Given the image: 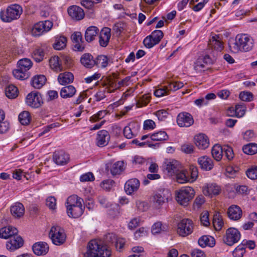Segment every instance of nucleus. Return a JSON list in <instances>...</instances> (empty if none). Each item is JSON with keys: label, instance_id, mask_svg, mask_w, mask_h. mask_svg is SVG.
<instances>
[{"label": "nucleus", "instance_id": "nucleus-1", "mask_svg": "<svg viewBox=\"0 0 257 257\" xmlns=\"http://www.w3.org/2000/svg\"><path fill=\"white\" fill-rule=\"evenodd\" d=\"M228 46L230 51L234 53L239 51L248 52L253 47V40L246 34L238 35L235 41L229 42Z\"/></svg>", "mask_w": 257, "mask_h": 257}, {"label": "nucleus", "instance_id": "nucleus-2", "mask_svg": "<svg viewBox=\"0 0 257 257\" xmlns=\"http://www.w3.org/2000/svg\"><path fill=\"white\" fill-rule=\"evenodd\" d=\"M87 248L84 257H110L111 255L110 250L103 245L100 240H90L87 244Z\"/></svg>", "mask_w": 257, "mask_h": 257}, {"label": "nucleus", "instance_id": "nucleus-3", "mask_svg": "<svg viewBox=\"0 0 257 257\" xmlns=\"http://www.w3.org/2000/svg\"><path fill=\"white\" fill-rule=\"evenodd\" d=\"M22 12L23 9L21 6L17 4L13 5L8 7L6 11H2L0 17L3 22H10L19 19Z\"/></svg>", "mask_w": 257, "mask_h": 257}, {"label": "nucleus", "instance_id": "nucleus-4", "mask_svg": "<svg viewBox=\"0 0 257 257\" xmlns=\"http://www.w3.org/2000/svg\"><path fill=\"white\" fill-rule=\"evenodd\" d=\"M176 199L180 205L186 206L195 195L193 188L189 186L182 187L176 192Z\"/></svg>", "mask_w": 257, "mask_h": 257}, {"label": "nucleus", "instance_id": "nucleus-5", "mask_svg": "<svg viewBox=\"0 0 257 257\" xmlns=\"http://www.w3.org/2000/svg\"><path fill=\"white\" fill-rule=\"evenodd\" d=\"M52 242L56 245L63 244L66 241V235L63 228L59 226H53L49 232Z\"/></svg>", "mask_w": 257, "mask_h": 257}, {"label": "nucleus", "instance_id": "nucleus-6", "mask_svg": "<svg viewBox=\"0 0 257 257\" xmlns=\"http://www.w3.org/2000/svg\"><path fill=\"white\" fill-rule=\"evenodd\" d=\"M164 34L161 30H155L152 34L146 37L143 41L145 46L147 48H151L158 44L163 38Z\"/></svg>", "mask_w": 257, "mask_h": 257}, {"label": "nucleus", "instance_id": "nucleus-7", "mask_svg": "<svg viewBox=\"0 0 257 257\" xmlns=\"http://www.w3.org/2000/svg\"><path fill=\"white\" fill-rule=\"evenodd\" d=\"M53 27V23L50 21H41L36 24L32 29V34L38 37L44 32L50 31Z\"/></svg>", "mask_w": 257, "mask_h": 257}, {"label": "nucleus", "instance_id": "nucleus-8", "mask_svg": "<svg viewBox=\"0 0 257 257\" xmlns=\"http://www.w3.org/2000/svg\"><path fill=\"white\" fill-rule=\"evenodd\" d=\"M240 237L239 231L235 228L231 227L226 230L223 241L227 245L232 246L240 240Z\"/></svg>", "mask_w": 257, "mask_h": 257}, {"label": "nucleus", "instance_id": "nucleus-9", "mask_svg": "<svg viewBox=\"0 0 257 257\" xmlns=\"http://www.w3.org/2000/svg\"><path fill=\"white\" fill-rule=\"evenodd\" d=\"M193 229V224L192 220L184 219L178 224L177 233L181 236H186L192 232Z\"/></svg>", "mask_w": 257, "mask_h": 257}, {"label": "nucleus", "instance_id": "nucleus-10", "mask_svg": "<svg viewBox=\"0 0 257 257\" xmlns=\"http://www.w3.org/2000/svg\"><path fill=\"white\" fill-rule=\"evenodd\" d=\"M26 101L29 106L33 108H38L43 103L41 95L37 91H33L28 94Z\"/></svg>", "mask_w": 257, "mask_h": 257}, {"label": "nucleus", "instance_id": "nucleus-11", "mask_svg": "<svg viewBox=\"0 0 257 257\" xmlns=\"http://www.w3.org/2000/svg\"><path fill=\"white\" fill-rule=\"evenodd\" d=\"M177 122L180 127H189L193 124L194 119L189 113L182 112L178 115Z\"/></svg>", "mask_w": 257, "mask_h": 257}, {"label": "nucleus", "instance_id": "nucleus-12", "mask_svg": "<svg viewBox=\"0 0 257 257\" xmlns=\"http://www.w3.org/2000/svg\"><path fill=\"white\" fill-rule=\"evenodd\" d=\"M208 47L211 50L214 49L212 54L214 57L217 55L218 52L222 50L223 43L218 35H215L211 37L208 42Z\"/></svg>", "mask_w": 257, "mask_h": 257}, {"label": "nucleus", "instance_id": "nucleus-13", "mask_svg": "<svg viewBox=\"0 0 257 257\" xmlns=\"http://www.w3.org/2000/svg\"><path fill=\"white\" fill-rule=\"evenodd\" d=\"M171 194L168 189H162L157 192L153 197V201L158 205H161L170 198Z\"/></svg>", "mask_w": 257, "mask_h": 257}, {"label": "nucleus", "instance_id": "nucleus-14", "mask_svg": "<svg viewBox=\"0 0 257 257\" xmlns=\"http://www.w3.org/2000/svg\"><path fill=\"white\" fill-rule=\"evenodd\" d=\"M23 244V238L17 234L9 239L7 242L6 247L8 250L14 251L22 247Z\"/></svg>", "mask_w": 257, "mask_h": 257}, {"label": "nucleus", "instance_id": "nucleus-15", "mask_svg": "<svg viewBox=\"0 0 257 257\" xmlns=\"http://www.w3.org/2000/svg\"><path fill=\"white\" fill-rule=\"evenodd\" d=\"M163 168L171 175L178 172L181 168L179 162L175 160H166L163 165Z\"/></svg>", "mask_w": 257, "mask_h": 257}, {"label": "nucleus", "instance_id": "nucleus-16", "mask_svg": "<svg viewBox=\"0 0 257 257\" xmlns=\"http://www.w3.org/2000/svg\"><path fill=\"white\" fill-rule=\"evenodd\" d=\"M53 160L58 165H64L68 162L69 156L64 151H57L54 153Z\"/></svg>", "mask_w": 257, "mask_h": 257}, {"label": "nucleus", "instance_id": "nucleus-17", "mask_svg": "<svg viewBox=\"0 0 257 257\" xmlns=\"http://www.w3.org/2000/svg\"><path fill=\"white\" fill-rule=\"evenodd\" d=\"M69 16L73 20L79 21L84 17V12L83 9L77 6H72L67 10Z\"/></svg>", "mask_w": 257, "mask_h": 257}, {"label": "nucleus", "instance_id": "nucleus-18", "mask_svg": "<svg viewBox=\"0 0 257 257\" xmlns=\"http://www.w3.org/2000/svg\"><path fill=\"white\" fill-rule=\"evenodd\" d=\"M10 211L14 218H20L24 215L25 207L22 203L17 202L11 206Z\"/></svg>", "mask_w": 257, "mask_h": 257}, {"label": "nucleus", "instance_id": "nucleus-19", "mask_svg": "<svg viewBox=\"0 0 257 257\" xmlns=\"http://www.w3.org/2000/svg\"><path fill=\"white\" fill-rule=\"evenodd\" d=\"M110 139V136L106 130H101L97 133L96 138L97 145L99 147L106 146Z\"/></svg>", "mask_w": 257, "mask_h": 257}, {"label": "nucleus", "instance_id": "nucleus-20", "mask_svg": "<svg viewBox=\"0 0 257 257\" xmlns=\"http://www.w3.org/2000/svg\"><path fill=\"white\" fill-rule=\"evenodd\" d=\"M198 163L200 168L205 171L211 170L213 166V161L206 156H202L198 159Z\"/></svg>", "mask_w": 257, "mask_h": 257}, {"label": "nucleus", "instance_id": "nucleus-21", "mask_svg": "<svg viewBox=\"0 0 257 257\" xmlns=\"http://www.w3.org/2000/svg\"><path fill=\"white\" fill-rule=\"evenodd\" d=\"M71 39L73 43H75L74 45L75 50L81 52L84 50L85 46L83 44L82 36L80 32H77L73 33L71 36Z\"/></svg>", "mask_w": 257, "mask_h": 257}, {"label": "nucleus", "instance_id": "nucleus-22", "mask_svg": "<svg viewBox=\"0 0 257 257\" xmlns=\"http://www.w3.org/2000/svg\"><path fill=\"white\" fill-rule=\"evenodd\" d=\"M195 144L199 149L204 150L208 147L209 141L208 138L204 134H201L194 138Z\"/></svg>", "mask_w": 257, "mask_h": 257}, {"label": "nucleus", "instance_id": "nucleus-23", "mask_svg": "<svg viewBox=\"0 0 257 257\" xmlns=\"http://www.w3.org/2000/svg\"><path fill=\"white\" fill-rule=\"evenodd\" d=\"M34 253L37 255H45L49 250V246L45 242H39L35 243L33 245Z\"/></svg>", "mask_w": 257, "mask_h": 257}, {"label": "nucleus", "instance_id": "nucleus-24", "mask_svg": "<svg viewBox=\"0 0 257 257\" xmlns=\"http://www.w3.org/2000/svg\"><path fill=\"white\" fill-rule=\"evenodd\" d=\"M227 214L229 218L233 220H239L242 216V210L237 205H232L228 209Z\"/></svg>", "mask_w": 257, "mask_h": 257}, {"label": "nucleus", "instance_id": "nucleus-25", "mask_svg": "<svg viewBox=\"0 0 257 257\" xmlns=\"http://www.w3.org/2000/svg\"><path fill=\"white\" fill-rule=\"evenodd\" d=\"M140 181L136 178L131 179L128 180L125 184L124 189L126 193L131 194L139 189Z\"/></svg>", "mask_w": 257, "mask_h": 257}, {"label": "nucleus", "instance_id": "nucleus-26", "mask_svg": "<svg viewBox=\"0 0 257 257\" xmlns=\"http://www.w3.org/2000/svg\"><path fill=\"white\" fill-rule=\"evenodd\" d=\"M18 229L14 227L9 226L0 229V237L4 239H10L12 236L17 235Z\"/></svg>", "mask_w": 257, "mask_h": 257}, {"label": "nucleus", "instance_id": "nucleus-27", "mask_svg": "<svg viewBox=\"0 0 257 257\" xmlns=\"http://www.w3.org/2000/svg\"><path fill=\"white\" fill-rule=\"evenodd\" d=\"M124 163L122 161H118L113 164H108L106 166V170L110 168L111 174L113 175L120 174L124 170Z\"/></svg>", "mask_w": 257, "mask_h": 257}, {"label": "nucleus", "instance_id": "nucleus-28", "mask_svg": "<svg viewBox=\"0 0 257 257\" xmlns=\"http://www.w3.org/2000/svg\"><path fill=\"white\" fill-rule=\"evenodd\" d=\"M110 29L105 28L103 29L99 37V43L101 46L105 47L107 46L110 38Z\"/></svg>", "mask_w": 257, "mask_h": 257}, {"label": "nucleus", "instance_id": "nucleus-29", "mask_svg": "<svg viewBox=\"0 0 257 257\" xmlns=\"http://www.w3.org/2000/svg\"><path fill=\"white\" fill-rule=\"evenodd\" d=\"M73 74L70 72H65L60 73L58 77L59 83L62 85L70 84L73 81Z\"/></svg>", "mask_w": 257, "mask_h": 257}, {"label": "nucleus", "instance_id": "nucleus-30", "mask_svg": "<svg viewBox=\"0 0 257 257\" xmlns=\"http://www.w3.org/2000/svg\"><path fill=\"white\" fill-rule=\"evenodd\" d=\"M198 242L202 247H205L207 246L212 247L215 244L214 238L210 235H203L199 238Z\"/></svg>", "mask_w": 257, "mask_h": 257}, {"label": "nucleus", "instance_id": "nucleus-31", "mask_svg": "<svg viewBox=\"0 0 257 257\" xmlns=\"http://www.w3.org/2000/svg\"><path fill=\"white\" fill-rule=\"evenodd\" d=\"M81 63L87 68H92L95 65V59L89 53H85L81 57Z\"/></svg>", "mask_w": 257, "mask_h": 257}, {"label": "nucleus", "instance_id": "nucleus-32", "mask_svg": "<svg viewBox=\"0 0 257 257\" xmlns=\"http://www.w3.org/2000/svg\"><path fill=\"white\" fill-rule=\"evenodd\" d=\"M178 172H176L174 174L176 175V178L177 182L180 184L190 182L189 177V173L186 170L180 169Z\"/></svg>", "mask_w": 257, "mask_h": 257}, {"label": "nucleus", "instance_id": "nucleus-33", "mask_svg": "<svg viewBox=\"0 0 257 257\" xmlns=\"http://www.w3.org/2000/svg\"><path fill=\"white\" fill-rule=\"evenodd\" d=\"M84 208L82 207V204L80 206H75L67 208L68 215L72 218H78L83 212Z\"/></svg>", "mask_w": 257, "mask_h": 257}, {"label": "nucleus", "instance_id": "nucleus-34", "mask_svg": "<svg viewBox=\"0 0 257 257\" xmlns=\"http://www.w3.org/2000/svg\"><path fill=\"white\" fill-rule=\"evenodd\" d=\"M76 92V88L73 86L69 85L62 87L60 94L63 98H67L73 96Z\"/></svg>", "mask_w": 257, "mask_h": 257}, {"label": "nucleus", "instance_id": "nucleus-35", "mask_svg": "<svg viewBox=\"0 0 257 257\" xmlns=\"http://www.w3.org/2000/svg\"><path fill=\"white\" fill-rule=\"evenodd\" d=\"M99 32L98 29L95 26L88 27L85 33V40L89 43L92 42Z\"/></svg>", "mask_w": 257, "mask_h": 257}, {"label": "nucleus", "instance_id": "nucleus-36", "mask_svg": "<svg viewBox=\"0 0 257 257\" xmlns=\"http://www.w3.org/2000/svg\"><path fill=\"white\" fill-rule=\"evenodd\" d=\"M83 200L78 196L73 195L69 196L66 201V207L68 208L75 206H80L82 204Z\"/></svg>", "mask_w": 257, "mask_h": 257}, {"label": "nucleus", "instance_id": "nucleus-37", "mask_svg": "<svg viewBox=\"0 0 257 257\" xmlns=\"http://www.w3.org/2000/svg\"><path fill=\"white\" fill-rule=\"evenodd\" d=\"M46 81V78L44 75H36L33 78L31 85L36 89H40L45 84Z\"/></svg>", "mask_w": 257, "mask_h": 257}, {"label": "nucleus", "instance_id": "nucleus-38", "mask_svg": "<svg viewBox=\"0 0 257 257\" xmlns=\"http://www.w3.org/2000/svg\"><path fill=\"white\" fill-rule=\"evenodd\" d=\"M223 148L218 144L215 145L212 149L211 154L213 158L217 161H220L223 156Z\"/></svg>", "mask_w": 257, "mask_h": 257}, {"label": "nucleus", "instance_id": "nucleus-39", "mask_svg": "<svg viewBox=\"0 0 257 257\" xmlns=\"http://www.w3.org/2000/svg\"><path fill=\"white\" fill-rule=\"evenodd\" d=\"M220 190V188L219 186L215 184H211L208 185L206 189L203 190V193L205 195H216L219 194Z\"/></svg>", "mask_w": 257, "mask_h": 257}, {"label": "nucleus", "instance_id": "nucleus-40", "mask_svg": "<svg viewBox=\"0 0 257 257\" xmlns=\"http://www.w3.org/2000/svg\"><path fill=\"white\" fill-rule=\"evenodd\" d=\"M5 94L10 99L15 98L18 95V89L15 85H10L6 88Z\"/></svg>", "mask_w": 257, "mask_h": 257}, {"label": "nucleus", "instance_id": "nucleus-41", "mask_svg": "<svg viewBox=\"0 0 257 257\" xmlns=\"http://www.w3.org/2000/svg\"><path fill=\"white\" fill-rule=\"evenodd\" d=\"M150 138L151 140L154 141H167L169 139L167 133L162 131L152 134Z\"/></svg>", "mask_w": 257, "mask_h": 257}, {"label": "nucleus", "instance_id": "nucleus-42", "mask_svg": "<svg viewBox=\"0 0 257 257\" xmlns=\"http://www.w3.org/2000/svg\"><path fill=\"white\" fill-rule=\"evenodd\" d=\"M49 64L51 69L55 71L59 72L62 70V66L60 64L58 56H54L51 57L49 60Z\"/></svg>", "mask_w": 257, "mask_h": 257}, {"label": "nucleus", "instance_id": "nucleus-43", "mask_svg": "<svg viewBox=\"0 0 257 257\" xmlns=\"http://www.w3.org/2000/svg\"><path fill=\"white\" fill-rule=\"evenodd\" d=\"M32 65L31 60L28 58L22 59L18 62V67L20 68L21 70H25L27 72H28Z\"/></svg>", "mask_w": 257, "mask_h": 257}, {"label": "nucleus", "instance_id": "nucleus-44", "mask_svg": "<svg viewBox=\"0 0 257 257\" xmlns=\"http://www.w3.org/2000/svg\"><path fill=\"white\" fill-rule=\"evenodd\" d=\"M67 39L64 36L56 38L55 42L53 44L55 49L60 50L64 49L66 46Z\"/></svg>", "mask_w": 257, "mask_h": 257}, {"label": "nucleus", "instance_id": "nucleus-45", "mask_svg": "<svg viewBox=\"0 0 257 257\" xmlns=\"http://www.w3.org/2000/svg\"><path fill=\"white\" fill-rule=\"evenodd\" d=\"M13 75L15 78L20 80H25L29 77V73L25 70H21L20 68L15 69L13 72Z\"/></svg>", "mask_w": 257, "mask_h": 257}, {"label": "nucleus", "instance_id": "nucleus-46", "mask_svg": "<svg viewBox=\"0 0 257 257\" xmlns=\"http://www.w3.org/2000/svg\"><path fill=\"white\" fill-rule=\"evenodd\" d=\"M168 229V226L166 225H163L162 222H157L153 224L152 227V232L153 234H157L162 231H166Z\"/></svg>", "mask_w": 257, "mask_h": 257}, {"label": "nucleus", "instance_id": "nucleus-47", "mask_svg": "<svg viewBox=\"0 0 257 257\" xmlns=\"http://www.w3.org/2000/svg\"><path fill=\"white\" fill-rule=\"evenodd\" d=\"M213 224L216 230H220L223 225L222 216L219 213L214 215L213 218Z\"/></svg>", "mask_w": 257, "mask_h": 257}, {"label": "nucleus", "instance_id": "nucleus-48", "mask_svg": "<svg viewBox=\"0 0 257 257\" xmlns=\"http://www.w3.org/2000/svg\"><path fill=\"white\" fill-rule=\"evenodd\" d=\"M243 152L248 155H253L257 153V144L250 143L244 145L242 148Z\"/></svg>", "mask_w": 257, "mask_h": 257}, {"label": "nucleus", "instance_id": "nucleus-49", "mask_svg": "<svg viewBox=\"0 0 257 257\" xmlns=\"http://www.w3.org/2000/svg\"><path fill=\"white\" fill-rule=\"evenodd\" d=\"M95 63L98 67L105 68L108 65V58L104 55H99L95 59Z\"/></svg>", "mask_w": 257, "mask_h": 257}, {"label": "nucleus", "instance_id": "nucleus-50", "mask_svg": "<svg viewBox=\"0 0 257 257\" xmlns=\"http://www.w3.org/2000/svg\"><path fill=\"white\" fill-rule=\"evenodd\" d=\"M245 252V247L244 243H241L238 245L233 251L232 255L234 257H242Z\"/></svg>", "mask_w": 257, "mask_h": 257}, {"label": "nucleus", "instance_id": "nucleus-51", "mask_svg": "<svg viewBox=\"0 0 257 257\" xmlns=\"http://www.w3.org/2000/svg\"><path fill=\"white\" fill-rule=\"evenodd\" d=\"M183 83L181 82L173 81L167 82V85H166L168 92L170 91H176L183 86Z\"/></svg>", "mask_w": 257, "mask_h": 257}, {"label": "nucleus", "instance_id": "nucleus-52", "mask_svg": "<svg viewBox=\"0 0 257 257\" xmlns=\"http://www.w3.org/2000/svg\"><path fill=\"white\" fill-rule=\"evenodd\" d=\"M19 120L23 125L28 124L30 121L29 112L27 111L21 112L19 115Z\"/></svg>", "mask_w": 257, "mask_h": 257}, {"label": "nucleus", "instance_id": "nucleus-53", "mask_svg": "<svg viewBox=\"0 0 257 257\" xmlns=\"http://www.w3.org/2000/svg\"><path fill=\"white\" fill-rule=\"evenodd\" d=\"M44 52L41 49H38L33 52V58L37 62H40L43 60Z\"/></svg>", "mask_w": 257, "mask_h": 257}, {"label": "nucleus", "instance_id": "nucleus-54", "mask_svg": "<svg viewBox=\"0 0 257 257\" xmlns=\"http://www.w3.org/2000/svg\"><path fill=\"white\" fill-rule=\"evenodd\" d=\"M132 125L133 124H130L123 128V135L128 139H131L136 136L134 131L131 128Z\"/></svg>", "mask_w": 257, "mask_h": 257}, {"label": "nucleus", "instance_id": "nucleus-55", "mask_svg": "<svg viewBox=\"0 0 257 257\" xmlns=\"http://www.w3.org/2000/svg\"><path fill=\"white\" fill-rule=\"evenodd\" d=\"M107 113L106 110H102L98 111L97 113L94 114L90 118L91 121H96L103 118Z\"/></svg>", "mask_w": 257, "mask_h": 257}, {"label": "nucleus", "instance_id": "nucleus-56", "mask_svg": "<svg viewBox=\"0 0 257 257\" xmlns=\"http://www.w3.org/2000/svg\"><path fill=\"white\" fill-rule=\"evenodd\" d=\"M247 176L252 180L257 179V166L249 168L246 172Z\"/></svg>", "mask_w": 257, "mask_h": 257}, {"label": "nucleus", "instance_id": "nucleus-57", "mask_svg": "<svg viewBox=\"0 0 257 257\" xmlns=\"http://www.w3.org/2000/svg\"><path fill=\"white\" fill-rule=\"evenodd\" d=\"M190 172H189V177L190 179V182H192L195 180L198 177V169L197 167L192 165L190 167Z\"/></svg>", "mask_w": 257, "mask_h": 257}, {"label": "nucleus", "instance_id": "nucleus-58", "mask_svg": "<svg viewBox=\"0 0 257 257\" xmlns=\"http://www.w3.org/2000/svg\"><path fill=\"white\" fill-rule=\"evenodd\" d=\"M237 170H235L231 166H227L226 168L225 175L230 178H234L237 173Z\"/></svg>", "mask_w": 257, "mask_h": 257}, {"label": "nucleus", "instance_id": "nucleus-59", "mask_svg": "<svg viewBox=\"0 0 257 257\" xmlns=\"http://www.w3.org/2000/svg\"><path fill=\"white\" fill-rule=\"evenodd\" d=\"M223 153H224L225 157L228 160H232L234 157L232 149L229 146H224L223 147Z\"/></svg>", "mask_w": 257, "mask_h": 257}, {"label": "nucleus", "instance_id": "nucleus-60", "mask_svg": "<svg viewBox=\"0 0 257 257\" xmlns=\"http://www.w3.org/2000/svg\"><path fill=\"white\" fill-rule=\"evenodd\" d=\"M253 95L251 92L243 91L239 94L240 99L244 101H249L252 99Z\"/></svg>", "mask_w": 257, "mask_h": 257}, {"label": "nucleus", "instance_id": "nucleus-61", "mask_svg": "<svg viewBox=\"0 0 257 257\" xmlns=\"http://www.w3.org/2000/svg\"><path fill=\"white\" fill-rule=\"evenodd\" d=\"M46 204L50 209L54 210L56 206V199L54 197H49L46 199Z\"/></svg>", "mask_w": 257, "mask_h": 257}, {"label": "nucleus", "instance_id": "nucleus-62", "mask_svg": "<svg viewBox=\"0 0 257 257\" xmlns=\"http://www.w3.org/2000/svg\"><path fill=\"white\" fill-rule=\"evenodd\" d=\"M154 93V95L158 97L163 96L169 94L166 86H165L163 88L156 90Z\"/></svg>", "mask_w": 257, "mask_h": 257}, {"label": "nucleus", "instance_id": "nucleus-63", "mask_svg": "<svg viewBox=\"0 0 257 257\" xmlns=\"http://www.w3.org/2000/svg\"><path fill=\"white\" fill-rule=\"evenodd\" d=\"M208 216L209 213L207 211L203 212L200 216L201 222L205 226H207L210 224Z\"/></svg>", "mask_w": 257, "mask_h": 257}, {"label": "nucleus", "instance_id": "nucleus-64", "mask_svg": "<svg viewBox=\"0 0 257 257\" xmlns=\"http://www.w3.org/2000/svg\"><path fill=\"white\" fill-rule=\"evenodd\" d=\"M256 137L255 133L252 130H247L244 133L243 137L247 141H252Z\"/></svg>", "mask_w": 257, "mask_h": 257}]
</instances>
